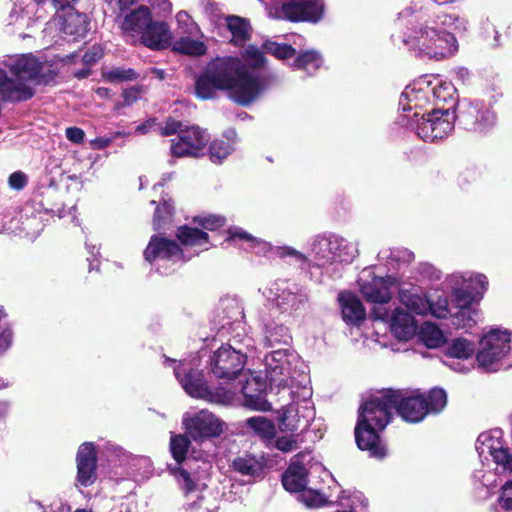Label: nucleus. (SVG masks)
I'll use <instances>...</instances> for the list:
<instances>
[{"mask_svg":"<svg viewBox=\"0 0 512 512\" xmlns=\"http://www.w3.org/2000/svg\"><path fill=\"white\" fill-rule=\"evenodd\" d=\"M265 53L275 56L277 59H288L295 54V49L288 44H279L272 41H266L263 44Z\"/></svg>","mask_w":512,"mask_h":512,"instance_id":"nucleus-49","label":"nucleus"},{"mask_svg":"<svg viewBox=\"0 0 512 512\" xmlns=\"http://www.w3.org/2000/svg\"><path fill=\"white\" fill-rule=\"evenodd\" d=\"M308 254H303L292 247L279 248L278 252L284 257H292L296 262L312 264L327 269L332 265V254L329 234H320L311 238L308 242Z\"/></svg>","mask_w":512,"mask_h":512,"instance_id":"nucleus-17","label":"nucleus"},{"mask_svg":"<svg viewBox=\"0 0 512 512\" xmlns=\"http://www.w3.org/2000/svg\"><path fill=\"white\" fill-rule=\"evenodd\" d=\"M323 63L322 57L316 51H306L300 54L291 64L293 69H299L308 74L314 73L321 67Z\"/></svg>","mask_w":512,"mask_h":512,"instance_id":"nucleus-43","label":"nucleus"},{"mask_svg":"<svg viewBox=\"0 0 512 512\" xmlns=\"http://www.w3.org/2000/svg\"><path fill=\"white\" fill-rule=\"evenodd\" d=\"M456 118L468 131L485 132L495 125L496 117L488 105L479 100H462Z\"/></svg>","mask_w":512,"mask_h":512,"instance_id":"nucleus-16","label":"nucleus"},{"mask_svg":"<svg viewBox=\"0 0 512 512\" xmlns=\"http://www.w3.org/2000/svg\"><path fill=\"white\" fill-rule=\"evenodd\" d=\"M401 279L394 274L386 277H378L372 267L364 268L359 275L358 284L360 292L368 302L375 303L376 306H384L392 298L390 288L399 286Z\"/></svg>","mask_w":512,"mask_h":512,"instance_id":"nucleus-15","label":"nucleus"},{"mask_svg":"<svg viewBox=\"0 0 512 512\" xmlns=\"http://www.w3.org/2000/svg\"><path fill=\"white\" fill-rule=\"evenodd\" d=\"M343 320L358 326L365 319L366 311L360 299L351 292H341L338 296Z\"/></svg>","mask_w":512,"mask_h":512,"instance_id":"nucleus-30","label":"nucleus"},{"mask_svg":"<svg viewBox=\"0 0 512 512\" xmlns=\"http://www.w3.org/2000/svg\"><path fill=\"white\" fill-rule=\"evenodd\" d=\"M475 345L465 338H455L446 344L443 363L454 371L466 373L473 364Z\"/></svg>","mask_w":512,"mask_h":512,"instance_id":"nucleus-21","label":"nucleus"},{"mask_svg":"<svg viewBox=\"0 0 512 512\" xmlns=\"http://www.w3.org/2000/svg\"><path fill=\"white\" fill-rule=\"evenodd\" d=\"M171 39V31L165 22L152 21L139 43L152 50H162L169 46Z\"/></svg>","mask_w":512,"mask_h":512,"instance_id":"nucleus-29","label":"nucleus"},{"mask_svg":"<svg viewBox=\"0 0 512 512\" xmlns=\"http://www.w3.org/2000/svg\"><path fill=\"white\" fill-rule=\"evenodd\" d=\"M225 22L227 29L232 35L230 42L235 46L243 47L251 37L249 22L244 18L234 15L226 17Z\"/></svg>","mask_w":512,"mask_h":512,"instance_id":"nucleus-37","label":"nucleus"},{"mask_svg":"<svg viewBox=\"0 0 512 512\" xmlns=\"http://www.w3.org/2000/svg\"><path fill=\"white\" fill-rule=\"evenodd\" d=\"M291 337L288 329L283 325H266L264 329V344L266 347H273L276 344H288Z\"/></svg>","mask_w":512,"mask_h":512,"instance_id":"nucleus-44","label":"nucleus"},{"mask_svg":"<svg viewBox=\"0 0 512 512\" xmlns=\"http://www.w3.org/2000/svg\"><path fill=\"white\" fill-rule=\"evenodd\" d=\"M390 422L388 410L381 406L375 395L365 401L359 408L355 439L359 449L368 451L371 457L383 458L386 448L382 443L379 431H382Z\"/></svg>","mask_w":512,"mask_h":512,"instance_id":"nucleus-6","label":"nucleus"},{"mask_svg":"<svg viewBox=\"0 0 512 512\" xmlns=\"http://www.w3.org/2000/svg\"><path fill=\"white\" fill-rule=\"evenodd\" d=\"M182 247L170 239L153 235L144 250V258L151 264L159 262L183 263L209 249L208 234L197 228L180 226L176 233Z\"/></svg>","mask_w":512,"mask_h":512,"instance_id":"nucleus-5","label":"nucleus"},{"mask_svg":"<svg viewBox=\"0 0 512 512\" xmlns=\"http://www.w3.org/2000/svg\"><path fill=\"white\" fill-rule=\"evenodd\" d=\"M103 56V50L99 45H93L91 48H89L88 51L85 52L83 55V62L85 64H93L100 60Z\"/></svg>","mask_w":512,"mask_h":512,"instance_id":"nucleus-59","label":"nucleus"},{"mask_svg":"<svg viewBox=\"0 0 512 512\" xmlns=\"http://www.w3.org/2000/svg\"><path fill=\"white\" fill-rule=\"evenodd\" d=\"M169 201L162 199L153 217V228L159 233H164L172 228L173 206Z\"/></svg>","mask_w":512,"mask_h":512,"instance_id":"nucleus-39","label":"nucleus"},{"mask_svg":"<svg viewBox=\"0 0 512 512\" xmlns=\"http://www.w3.org/2000/svg\"><path fill=\"white\" fill-rule=\"evenodd\" d=\"M236 138V131L228 129L222 139H215L209 147L210 160L216 164L222 163L234 151Z\"/></svg>","mask_w":512,"mask_h":512,"instance_id":"nucleus-35","label":"nucleus"},{"mask_svg":"<svg viewBox=\"0 0 512 512\" xmlns=\"http://www.w3.org/2000/svg\"><path fill=\"white\" fill-rule=\"evenodd\" d=\"M371 317L389 324L391 333L399 340H409L417 332L414 317L402 307L390 309L386 306H375Z\"/></svg>","mask_w":512,"mask_h":512,"instance_id":"nucleus-18","label":"nucleus"},{"mask_svg":"<svg viewBox=\"0 0 512 512\" xmlns=\"http://www.w3.org/2000/svg\"><path fill=\"white\" fill-rule=\"evenodd\" d=\"M453 298V296L451 295ZM455 308L453 303L450 305L447 297H439L436 301H430V307L428 313H431L437 318L451 317Z\"/></svg>","mask_w":512,"mask_h":512,"instance_id":"nucleus-51","label":"nucleus"},{"mask_svg":"<svg viewBox=\"0 0 512 512\" xmlns=\"http://www.w3.org/2000/svg\"><path fill=\"white\" fill-rule=\"evenodd\" d=\"M375 397L381 406L387 408L389 420L395 409L403 420L411 423L422 421L429 413H439L447 404L446 392L440 388H434L427 394L388 389Z\"/></svg>","mask_w":512,"mask_h":512,"instance_id":"nucleus-4","label":"nucleus"},{"mask_svg":"<svg viewBox=\"0 0 512 512\" xmlns=\"http://www.w3.org/2000/svg\"><path fill=\"white\" fill-rule=\"evenodd\" d=\"M498 505L500 510L497 508L496 512H512V480L502 486Z\"/></svg>","mask_w":512,"mask_h":512,"instance_id":"nucleus-54","label":"nucleus"},{"mask_svg":"<svg viewBox=\"0 0 512 512\" xmlns=\"http://www.w3.org/2000/svg\"><path fill=\"white\" fill-rule=\"evenodd\" d=\"M181 130V122L169 119L167 120L165 126L160 128V134L164 136L175 134L176 132H180Z\"/></svg>","mask_w":512,"mask_h":512,"instance_id":"nucleus-61","label":"nucleus"},{"mask_svg":"<svg viewBox=\"0 0 512 512\" xmlns=\"http://www.w3.org/2000/svg\"><path fill=\"white\" fill-rule=\"evenodd\" d=\"M263 295L282 313L298 311L308 301V295L302 287L286 280L272 282L263 290Z\"/></svg>","mask_w":512,"mask_h":512,"instance_id":"nucleus-14","label":"nucleus"},{"mask_svg":"<svg viewBox=\"0 0 512 512\" xmlns=\"http://www.w3.org/2000/svg\"><path fill=\"white\" fill-rule=\"evenodd\" d=\"M232 466L236 472L249 477H258L263 471L262 462L251 455L236 458Z\"/></svg>","mask_w":512,"mask_h":512,"instance_id":"nucleus-41","label":"nucleus"},{"mask_svg":"<svg viewBox=\"0 0 512 512\" xmlns=\"http://www.w3.org/2000/svg\"><path fill=\"white\" fill-rule=\"evenodd\" d=\"M313 417V411L308 407V403H291L281 409L278 417V426L282 432L303 431L309 425V420Z\"/></svg>","mask_w":512,"mask_h":512,"instance_id":"nucleus-26","label":"nucleus"},{"mask_svg":"<svg viewBox=\"0 0 512 512\" xmlns=\"http://www.w3.org/2000/svg\"><path fill=\"white\" fill-rule=\"evenodd\" d=\"M405 118L409 115L401 116V123L409 125L415 130L417 136L425 142H435L447 137L454 128L456 118L455 111L450 108H435L430 113H423L418 119H411L408 123Z\"/></svg>","mask_w":512,"mask_h":512,"instance_id":"nucleus-9","label":"nucleus"},{"mask_svg":"<svg viewBox=\"0 0 512 512\" xmlns=\"http://www.w3.org/2000/svg\"><path fill=\"white\" fill-rule=\"evenodd\" d=\"M511 332L499 327L491 328L480 340V350L476 355L478 366L486 372L500 368L501 360L510 351Z\"/></svg>","mask_w":512,"mask_h":512,"instance_id":"nucleus-11","label":"nucleus"},{"mask_svg":"<svg viewBox=\"0 0 512 512\" xmlns=\"http://www.w3.org/2000/svg\"><path fill=\"white\" fill-rule=\"evenodd\" d=\"M453 324L459 328H471L479 320V310L473 306L475 297L463 288H453Z\"/></svg>","mask_w":512,"mask_h":512,"instance_id":"nucleus-22","label":"nucleus"},{"mask_svg":"<svg viewBox=\"0 0 512 512\" xmlns=\"http://www.w3.org/2000/svg\"><path fill=\"white\" fill-rule=\"evenodd\" d=\"M277 449L290 452L297 448V440L293 436H283L276 440Z\"/></svg>","mask_w":512,"mask_h":512,"instance_id":"nucleus-58","label":"nucleus"},{"mask_svg":"<svg viewBox=\"0 0 512 512\" xmlns=\"http://www.w3.org/2000/svg\"><path fill=\"white\" fill-rule=\"evenodd\" d=\"M173 51L189 56H201L206 53L207 47L204 42L186 36L173 43Z\"/></svg>","mask_w":512,"mask_h":512,"instance_id":"nucleus-42","label":"nucleus"},{"mask_svg":"<svg viewBox=\"0 0 512 512\" xmlns=\"http://www.w3.org/2000/svg\"><path fill=\"white\" fill-rule=\"evenodd\" d=\"M299 500L309 508L322 507L328 502L319 491L306 488L299 494Z\"/></svg>","mask_w":512,"mask_h":512,"instance_id":"nucleus-50","label":"nucleus"},{"mask_svg":"<svg viewBox=\"0 0 512 512\" xmlns=\"http://www.w3.org/2000/svg\"><path fill=\"white\" fill-rule=\"evenodd\" d=\"M284 488L292 493H301L307 485V470L304 465L294 461L282 476Z\"/></svg>","mask_w":512,"mask_h":512,"instance_id":"nucleus-36","label":"nucleus"},{"mask_svg":"<svg viewBox=\"0 0 512 512\" xmlns=\"http://www.w3.org/2000/svg\"><path fill=\"white\" fill-rule=\"evenodd\" d=\"M468 24L466 18L456 14L428 15L404 33L402 42L417 57L441 61L457 53L459 44L454 32H466Z\"/></svg>","mask_w":512,"mask_h":512,"instance_id":"nucleus-2","label":"nucleus"},{"mask_svg":"<svg viewBox=\"0 0 512 512\" xmlns=\"http://www.w3.org/2000/svg\"><path fill=\"white\" fill-rule=\"evenodd\" d=\"M104 78L111 82L130 81L137 78V73L131 68L117 67L104 72Z\"/></svg>","mask_w":512,"mask_h":512,"instance_id":"nucleus-53","label":"nucleus"},{"mask_svg":"<svg viewBox=\"0 0 512 512\" xmlns=\"http://www.w3.org/2000/svg\"><path fill=\"white\" fill-rule=\"evenodd\" d=\"M399 287V300L410 311L418 315H426L429 311L430 300L420 287Z\"/></svg>","mask_w":512,"mask_h":512,"instance_id":"nucleus-31","label":"nucleus"},{"mask_svg":"<svg viewBox=\"0 0 512 512\" xmlns=\"http://www.w3.org/2000/svg\"><path fill=\"white\" fill-rule=\"evenodd\" d=\"M302 362L297 354L277 349L265 356V373L271 389L292 386L300 375Z\"/></svg>","mask_w":512,"mask_h":512,"instance_id":"nucleus-10","label":"nucleus"},{"mask_svg":"<svg viewBox=\"0 0 512 512\" xmlns=\"http://www.w3.org/2000/svg\"><path fill=\"white\" fill-rule=\"evenodd\" d=\"M12 77L0 69V96L4 100L21 101L30 99L34 92L32 83L47 84L54 78L50 66L40 62L32 54L11 56L5 61Z\"/></svg>","mask_w":512,"mask_h":512,"instance_id":"nucleus-3","label":"nucleus"},{"mask_svg":"<svg viewBox=\"0 0 512 512\" xmlns=\"http://www.w3.org/2000/svg\"><path fill=\"white\" fill-rule=\"evenodd\" d=\"M8 183L12 189L21 190L27 184V176L21 171H16L9 176Z\"/></svg>","mask_w":512,"mask_h":512,"instance_id":"nucleus-57","label":"nucleus"},{"mask_svg":"<svg viewBox=\"0 0 512 512\" xmlns=\"http://www.w3.org/2000/svg\"><path fill=\"white\" fill-rule=\"evenodd\" d=\"M450 279L455 284L453 288H463L472 292L475 301L481 299L487 290V277L481 273H455L451 275Z\"/></svg>","mask_w":512,"mask_h":512,"instance_id":"nucleus-33","label":"nucleus"},{"mask_svg":"<svg viewBox=\"0 0 512 512\" xmlns=\"http://www.w3.org/2000/svg\"><path fill=\"white\" fill-rule=\"evenodd\" d=\"M6 313L3 308H0V354L7 351L12 345V331L9 324L5 320Z\"/></svg>","mask_w":512,"mask_h":512,"instance_id":"nucleus-52","label":"nucleus"},{"mask_svg":"<svg viewBox=\"0 0 512 512\" xmlns=\"http://www.w3.org/2000/svg\"><path fill=\"white\" fill-rule=\"evenodd\" d=\"M323 13L324 4L322 0H303L283 4L276 16L294 22H318L323 17Z\"/></svg>","mask_w":512,"mask_h":512,"instance_id":"nucleus-23","label":"nucleus"},{"mask_svg":"<svg viewBox=\"0 0 512 512\" xmlns=\"http://www.w3.org/2000/svg\"><path fill=\"white\" fill-rule=\"evenodd\" d=\"M183 425L194 441L218 437L223 432V422L205 409L193 414L186 413L183 417Z\"/></svg>","mask_w":512,"mask_h":512,"instance_id":"nucleus-19","label":"nucleus"},{"mask_svg":"<svg viewBox=\"0 0 512 512\" xmlns=\"http://www.w3.org/2000/svg\"><path fill=\"white\" fill-rule=\"evenodd\" d=\"M332 254V265L338 263H351L358 256L357 243L349 241L342 236L329 234Z\"/></svg>","mask_w":512,"mask_h":512,"instance_id":"nucleus-34","label":"nucleus"},{"mask_svg":"<svg viewBox=\"0 0 512 512\" xmlns=\"http://www.w3.org/2000/svg\"><path fill=\"white\" fill-rule=\"evenodd\" d=\"M420 339L428 348H438L445 343L443 332L433 324H425L422 326Z\"/></svg>","mask_w":512,"mask_h":512,"instance_id":"nucleus-46","label":"nucleus"},{"mask_svg":"<svg viewBox=\"0 0 512 512\" xmlns=\"http://www.w3.org/2000/svg\"><path fill=\"white\" fill-rule=\"evenodd\" d=\"M246 426L263 439H272L275 436L276 429L273 422L263 416L248 418Z\"/></svg>","mask_w":512,"mask_h":512,"instance_id":"nucleus-45","label":"nucleus"},{"mask_svg":"<svg viewBox=\"0 0 512 512\" xmlns=\"http://www.w3.org/2000/svg\"><path fill=\"white\" fill-rule=\"evenodd\" d=\"M201 472H187L181 469L176 478L182 486L185 495V512H212L213 508L208 503L203 492L207 488L209 464L202 462Z\"/></svg>","mask_w":512,"mask_h":512,"instance_id":"nucleus-12","label":"nucleus"},{"mask_svg":"<svg viewBox=\"0 0 512 512\" xmlns=\"http://www.w3.org/2000/svg\"><path fill=\"white\" fill-rule=\"evenodd\" d=\"M227 241L260 256H267L270 253H275L282 257L278 252L280 247L273 248L268 242L260 240L238 227L229 230Z\"/></svg>","mask_w":512,"mask_h":512,"instance_id":"nucleus-28","label":"nucleus"},{"mask_svg":"<svg viewBox=\"0 0 512 512\" xmlns=\"http://www.w3.org/2000/svg\"><path fill=\"white\" fill-rule=\"evenodd\" d=\"M238 392L241 391L246 408L257 411H270L271 404L265 398L266 383L251 371L244 372L236 384Z\"/></svg>","mask_w":512,"mask_h":512,"instance_id":"nucleus-20","label":"nucleus"},{"mask_svg":"<svg viewBox=\"0 0 512 512\" xmlns=\"http://www.w3.org/2000/svg\"><path fill=\"white\" fill-rule=\"evenodd\" d=\"M413 259V252L406 248H383L378 253L379 264L385 266L392 273L402 270Z\"/></svg>","mask_w":512,"mask_h":512,"instance_id":"nucleus-32","label":"nucleus"},{"mask_svg":"<svg viewBox=\"0 0 512 512\" xmlns=\"http://www.w3.org/2000/svg\"><path fill=\"white\" fill-rule=\"evenodd\" d=\"M474 477L486 487L493 485L495 482V480L493 479V474L484 473L482 470L475 471Z\"/></svg>","mask_w":512,"mask_h":512,"instance_id":"nucleus-63","label":"nucleus"},{"mask_svg":"<svg viewBox=\"0 0 512 512\" xmlns=\"http://www.w3.org/2000/svg\"><path fill=\"white\" fill-rule=\"evenodd\" d=\"M88 24V18L85 14L71 9L63 18L62 30L66 35L82 37L88 31Z\"/></svg>","mask_w":512,"mask_h":512,"instance_id":"nucleus-38","label":"nucleus"},{"mask_svg":"<svg viewBox=\"0 0 512 512\" xmlns=\"http://www.w3.org/2000/svg\"><path fill=\"white\" fill-rule=\"evenodd\" d=\"M187 142H183L180 138L176 137L171 143V154L175 157H198L200 152L190 151Z\"/></svg>","mask_w":512,"mask_h":512,"instance_id":"nucleus-55","label":"nucleus"},{"mask_svg":"<svg viewBox=\"0 0 512 512\" xmlns=\"http://www.w3.org/2000/svg\"><path fill=\"white\" fill-rule=\"evenodd\" d=\"M66 138L75 144H80L83 142L85 133L81 128L78 127H69L65 131Z\"/></svg>","mask_w":512,"mask_h":512,"instance_id":"nucleus-60","label":"nucleus"},{"mask_svg":"<svg viewBox=\"0 0 512 512\" xmlns=\"http://www.w3.org/2000/svg\"><path fill=\"white\" fill-rule=\"evenodd\" d=\"M190 441L185 435H173L170 441V450L177 463H181L186 456Z\"/></svg>","mask_w":512,"mask_h":512,"instance_id":"nucleus-48","label":"nucleus"},{"mask_svg":"<svg viewBox=\"0 0 512 512\" xmlns=\"http://www.w3.org/2000/svg\"><path fill=\"white\" fill-rule=\"evenodd\" d=\"M112 142V139L105 137H98L90 141V146L93 149L101 150L107 148Z\"/></svg>","mask_w":512,"mask_h":512,"instance_id":"nucleus-64","label":"nucleus"},{"mask_svg":"<svg viewBox=\"0 0 512 512\" xmlns=\"http://www.w3.org/2000/svg\"><path fill=\"white\" fill-rule=\"evenodd\" d=\"M431 81L420 79L406 86L401 94L400 105L404 112L415 110L412 119L421 117L418 109H423L431 102Z\"/></svg>","mask_w":512,"mask_h":512,"instance_id":"nucleus-25","label":"nucleus"},{"mask_svg":"<svg viewBox=\"0 0 512 512\" xmlns=\"http://www.w3.org/2000/svg\"><path fill=\"white\" fill-rule=\"evenodd\" d=\"M264 53L263 46L248 45L241 57L224 56L210 61L196 81L197 97L210 99L222 90L239 105L253 103L276 77L262 72L267 63Z\"/></svg>","mask_w":512,"mask_h":512,"instance_id":"nucleus-1","label":"nucleus"},{"mask_svg":"<svg viewBox=\"0 0 512 512\" xmlns=\"http://www.w3.org/2000/svg\"><path fill=\"white\" fill-rule=\"evenodd\" d=\"M183 142H187L192 149L191 151L201 152L206 143L209 140L207 133L204 130H201L199 127H188L185 130H180L179 135L177 136Z\"/></svg>","mask_w":512,"mask_h":512,"instance_id":"nucleus-40","label":"nucleus"},{"mask_svg":"<svg viewBox=\"0 0 512 512\" xmlns=\"http://www.w3.org/2000/svg\"><path fill=\"white\" fill-rule=\"evenodd\" d=\"M76 486L89 487L97 479V453L92 442H84L76 454Z\"/></svg>","mask_w":512,"mask_h":512,"instance_id":"nucleus-24","label":"nucleus"},{"mask_svg":"<svg viewBox=\"0 0 512 512\" xmlns=\"http://www.w3.org/2000/svg\"><path fill=\"white\" fill-rule=\"evenodd\" d=\"M153 21L149 8L140 6L127 14L122 22V32L129 43H139L149 24Z\"/></svg>","mask_w":512,"mask_h":512,"instance_id":"nucleus-27","label":"nucleus"},{"mask_svg":"<svg viewBox=\"0 0 512 512\" xmlns=\"http://www.w3.org/2000/svg\"><path fill=\"white\" fill-rule=\"evenodd\" d=\"M255 342L252 338L246 337L243 340L245 349L233 347L230 344L222 345L210 357V372L218 379L224 381V388L238 389L236 379L244 374V366L247 359V352L254 349Z\"/></svg>","mask_w":512,"mask_h":512,"instance_id":"nucleus-8","label":"nucleus"},{"mask_svg":"<svg viewBox=\"0 0 512 512\" xmlns=\"http://www.w3.org/2000/svg\"><path fill=\"white\" fill-rule=\"evenodd\" d=\"M174 374L184 391L193 398L219 405H232L236 400L235 388L207 385L202 372L186 362H180L174 368Z\"/></svg>","mask_w":512,"mask_h":512,"instance_id":"nucleus-7","label":"nucleus"},{"mask_svg":"<svg viewBox=\"0 0 512 512\" xmlns=\"http://www.w3.org/2000/svg\"><path fill=\"white\" fill-rule=\"evenodd\" d=\"M432 96L438 102H447L453 100L456 89L451 82L442 81L435 78L434 83L431 81Z\"/></svg>","mask_w":512,"mask_h":512,"instance_id":"nucleus-47","label":"nucleus"},{"mask_svg":"<svg viewBox=\"0 0 512 512\" xmlns=\"http://www.w3.org/2000/svg\"><path fill=\"white\" fill-rule=\"evenodd\" d=\"M196 221L204 229L214 231L225 225L226 219L220 215H207L203 217H197Z\"/></svg>","mask_w":512,"mask_h":512,"instance_id":"nucleus-56","label":"nucleus"},{"mask_svg":"<svg viewBox=\"0 0 512 512\" xmlns=\"http://www.w3.org/2000/svg\"><path fill=\"white\" fill-rule=\"evenodd\" d=\"M141 94V87H131L123 91V98L126 104L135 102Z\"/></svg>","mask_w":512,"mask_h":512,"instance_id":"nucleus-62","label":"nucleus"},{"mask_svg":"<svg viewBox=\"0 0 512 512\" xmlns=\"http://www.w3.org/2000/svg\"><path fill=\"white\" fill-rule=\"evenodd\" d=\"M476 450L482 463L491 457L497 472H512V452L504 444L501 429L481 433L476 441Z\"/></svg>","mask_w":512,"mask_h":512,"instance_id":"nucleus-13","label":"nucleus"}]
</instances>
